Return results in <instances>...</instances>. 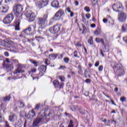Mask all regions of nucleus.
<instances>
[{
    "mask_svg": "<svg viewBox=\"0 0 127 127\" xmlns=\"http://www.w3.org/2000/svg\"><path fill=\"white\" fill-rule=\"evenodd\" d=\"M14 63H18V61L16 60L6 59L5 61H4L2 63V66L3 68L5 69H8V70H11L13 69V65L12 64Z\"/></svg>",
    "mask_w": 127,
    "mask_h": 127,
    "instance_id": "1",
    "label": "nucleus"
},
{
    "mask_svg": "<svg viewBox=\"0 0 127 127\" xmlns=\"http://www.w3.org/2000/svg\"><path fill=\"white\" fill-rule=\"evenodd\" d=\"M113 68L115 74H118V76H123L125 74V70L122 64L115 63Z\"/></svg>",
    "mask_w": 127,
    "mask_h": 127,
    "instance_id": "2",
    "label": "nucleus"
},
{
    "mask_svg": "<svg viewBox=\"0 0 127 127\" xmlns=\"http://www.w3.org/2000/svg\"><path fill=\"white\" fill-rule=\"evenodd\" d=\"M23 10V6L20 4H15L13 6V13L16 17H19L21 15V12Z\"/></svg>",
    "mask_w": 127,
    "mask_h": 127,
    "instance_id": "3",
    "label": "nucleus"
},
{
    "mask_svg": "<svg viewBox=\"0 0 127 127\" xmlns=\"http://www.w3.org/2000/svg\"><path fill=\"white\" fill-rule=\"evenodd\" d=\"M47 18H48V15L45 14L42 17H39L37 18V24L39 25V28H44L45 24L47 22Z\"/></svg>",
    "mask_w": 127,
    "mask_h": 127,
    "instance_id": "4",
    "label": "nucleus"
},
{
    "mask_svg": "<svg viewBox=\"0 0 127 127\" xmlns=\"http://www.w3.org/2000/svg\"><path fill=\"white\" fill-rule=\"evenodd\" d=\"M64 15H65L64 10L60 9L58 12L56 13L53 17V19H54V20H59L60 18H63Z\"/></svg>",
    "mask_w": 127,
    "mask_h": 127,
    "instance_id": "5",
    "label": "nucleus"
},
{
    "mask_svg": "<svg viewBox=\"0 0 127 127\" xmlns=\"http://www.w3.org/2000/svg\"><path fill=\"white\" fill-rule=\"evenodd\" d=\"M44 121V116L43 115H39L37 116L36 119H35L33 123V127H38L40 123H42Z\"/></svg>",
    "mask_w": 127,
    "mask_h": 127,
    "instance_id": "6",
    "label": "nucleus"
},
{
    "mask_svg": "<svg viewBox=\"0 0 127 127\" xmlns=\"http://www.w3.org/2000/svg\"><path fill=\"white\" fill-rule=\"evenodd\" d=\"M25 15L27 18H29V21H34L35 19V15L31 10H28L25 13Z\"/></svg>",
    "mask_w": 127,
    "mask_h": 127,
    "instance_id": "7",
    "label": "nucleus"
},
{
    "mask_svg": "<svg viewBox=\"0 0 127 127\" xmlns=\"http://www.w3.org/2000/svg\"><path fill=\"white\" fill-rule=\"evenodd\" d=\"M13 20V15L12 14H9L6 17H5L3 20V22L5 24H8L11 23V21Z\"/></svg>",
    "mask_w": 127,
    "mask_h": 127,
    "instance_id": "8",
    "label": "nucleus"
},
{
    "mask_svg": "<svg viewBox=\"0 0 127 127\" xmlns=\"http://www.w3.org/2000/svg\"><path fill=\"white\" fill-rule=\"evenodd\" d=\"M60 25H56L53 27H51L49 30L50 31V32H51V33L55 34V33H57L59 32V31L60 30Z\"/></svg>",
    "mask_w": 127,
    "mask_h": 127,
    "instance_id": "9",
    "label": "nucleus"
},
{
    "mask_svg": "<svg viewBox=\"0 0 127 127\" xmlns=\"http://www.w3.org/2000/svg\"><path fill=\"white\" fill-rule=\"evenodd\" d=\"M123 4L122 3L120 2H117V3H115L112 6V8L114 11H116L117 12L120 11L119 8H123Z\"/></svg>",
    "mask_w": 127,
    "mask_h": 127,
    "instance_id": "10",
    "label": "nucleus"
},
{
    "mask_svg": "<svg viewBox=\"0 0 127 127\" xmlns=\"http://www.w3.org/2000/svg\"><path fill=\"white\" fill-rule=\"evenodd\" d=\"M118 19L121 22H125L127 19V14L123 12H120L118 14Z\"/></svg>",
    "mask_w": 127,
    "mask_h": 127,
    "instance_id": "11",
    "label": "nucleus"
},
{
    "mask_svg": "<svg viewBox=\"0 0 127 127\" xmlns=\"http://www.w3.org/2000/svg\"><path fill=\"white\" fill-rule=\"evenodd\" d=\"M13 44L12 41H8L7 42L3 40L1 41V45L5 48H10V45Z\"/></svg>",
    "mask_w": 127,
    "mask_h": 127,
    "instance_id": "12",
    "label": "nucleus"
},
{
    "mask_svg": "<svg viewBox=\"0 0 127 127\" xmlns=\"http://www.w3.org/2000/svg\"><path fill=\"white\" fill-rule=\"evenodd\" d=\"M48 4V0H42L38 3V7L39 8H42L44 6H46Z\"/></svg>",
    "mask_w": 127,
    "mask_h": 127,
    "instance_id": "13",
    "label": "nucleus"
},
{
    "mask_svg": "<svg viewBox=\"0 0 127 127\" xmlns=\"http://www.w3.org/2000/svg\"><path fill=\"white\" fill-rule=\"evenodd\" d=\"M34 117H36V113L34 112V109H32L31 111L29 112L27 115V118L28 119L31 120Z\"/></svg>",
    "mask_w": 127,
    "mask_h": 127,
    "instance_id": "14",
    "label": "nucleus"
},
{
    "mask_svg": "<svg viewBox=\"0 0 127 127\" xmlns=\"http://www.w3.org/2000/svg\"><path fill=\"white\" fill-rule=\"evenodd\" d=\"M23 72H24V70H22V66L21 64H19V65L18 66L17 69L15 70L13 73L14 74H20L21 73H23Z\"/></svg>",
    "mask_w": 127,
    "mask_h": 127,
    "instance_id": "15",
    "label": "nucleus"
},
{
    "mask_svg": "<svg viewBox=\"0 0 127 127\" xmlns=\"http://www.w3.org/2000/svg\"><path fill=\"white\" fill-rule=\"evenodd\" d=\"M15 30H19V25L20 24V19L17 18L16 19L15 22Z\"/></svg>",
    "mask_w": 127,
    "mask_h": 127,
    "instance_id": "16",
    "label": "nucleus"
},
{
    "mask_svg": "<svg viewBox=\"0 0 127 127\" xmlns=\"http://www.w3.org/2000/svg\"><path fill=\"white\" fill-rule=\"evenodd\" d=\"M17 120V117L14 114H12L9 116V121L11 123H14Z\"/></svg>",
    "mask_w": 127,
    "mask_h": 127,
    "instance_id": "17",
    "label": "nucleus"
},
{
    "mask_svg": "<svg viewBox=\"0 0 127 127\" xmlns=\"http://www.w3.org/2000/svg\"><path fill=\"white\" fill-rule=\"evenodd\" d=\"M52 6L53 7H55L56 8H58L59 6V2L57 0H54L52 2Z\"/></svg>",
    "mask_w": 127,
    "mask_h": 127,
    "instance_id": "18",
    "label": "nucleus"
},
{
    "mask_svg": "<svg viewBox=\"0 0 127 127\" xmlns=\"http://www.w3.org/2000/svg\"><path fill=\"white\" fill-rule=\"evenodd\" d=\"M7 10H8V6H6V7L3 6L0 8V12H2V13L7 12Z\"/></svg>",
    "mask_w": 127,
    "mask_h": 127,
    "instance_id": "19",
    "label": "nucleus"
},
{
    "mask_svg": "<svg viewBox=\"0 0 127 127\" xmlns=\"http://www.w3.org/2000/svg\"><path fill=\"white\" fill-rule=\"evenodd\" d=\"M32 29L31 28L28 27L25 29L23 32L26 35H28V34H30V32L31 31Z\"/></svg>",
    "mask_w": 127,
    "mask_h": 127,
    "instance_id": "20",
    "label": "nucleus"
},
{
    "mask_svg": "<svg viewBox=\"0 0 127 127\" xmlns=\"http://www.w3.org/2000/svg\"><path fill=\"white\" fill-rule=\"evenodd\" d=\"M46 69H47L46 65H43L40 67V71H41V73H45V71H46Z\"/></svg>",
    "mask_w": 127,
    "mask_h": 127,
    "instance_id": "21",
    "label": "nucleus"
},
{
    "mask_svg": "<svg viewBox=\"0 0 127 127\" xmlns=\"http://www.w3.org/2000/svg\"><path fill=\"white\" fill-rule=\"evenodd\" d=\"M22 123L21 122V119H19L18 121L15 123V127H21Z\"/></svg>",
    "mask_w": 127,
    "mask_h": 127,
    "instance_id": "22",
    "label": "nucleus"
},
{
    "mask_svg": "<svg viewBox=\"0 0 127 127\" xmlns=\"http://www.w3.org/2000/svg\"><path fill=\"white\" fill-rule=\"evenodd\" d=\"M53 84L55 88H59V86H60V83H59V81L57 80H55L53 82Z\"/></svg>",
    "mask_w": 127,
    "mask_h": 127,
    "instance_id": "23",
    "label": "nucleus"
},
{
    "mask_svg": "<svg viewBox=\"0 0 127 127\" xmlns=\"http://www.w3.org/2000/svg\"><path fill=\"white\" fill-rule=\"evenodd\" d=\"M10 95H9L8 96L4 97L2 99V101L4 102H8V101L10 100Z\"/></svg>",
    "mask_w": 127,
    "mask_h": 127,
    "instance_id": "24",
    "label": "nucleus"
},
{
    "mask_svg": "<svg viewBox=\"0 0 127 127\" xmlns=\"http://www.w3.org/2000/svg\"><path fill=\"white\" fill-rule=\"evenodd\" d=\"M39 109H40V104L38 103L35 105V108L33 109L34 111H39Z\"/></svg>",
    "mask_w": 127,
    "mask_h": 127,
    "instance_id": "25",
    "label": "nucleus"
},
{
    "mask_svg": "<svg viewBox=\"0 0 127 127\" xmlns=\"http://www.w3.org/2000/svg\"><path fill=\"white\" fill-rule=\"evenodd\" d=\"M79 112L81 115H85L87 113V111L85 110L83 108H80L79 109Z\"/></svg>",
    "mask_w": 127,
    "mask_h": 127,
    "instance_id": "26",
    "label": "nucleus"
},
{
    "mask_svg": "<svg viewBox=\"0 0 127 127\" xmlns=\"http://www.w3.org/2000/svg\"><path fill=\"white\" fill-rule=\"evenodd\" d=\"M94 34L95 35H99V34H101V29H97L94 31Z\"/></svg>",
    "mask_w": 127,
    "mask_h": 127,
    "instance_id": "27",
    "label": "nucleus"
},
{
    "mask_svg": "<svg viewBox=\"0 0 127 127\" xmlns=\"http://www.w3.org/2000/svg\"><path fill=\"white\" fill-rule=\"evenodd\" d=\"M88 43H89L90 45H92L93 44V37H90V38L88 40Z\"/></svg>",
    "mask_w": 127,
    "mask_h": 127,
    "instance_id": "28",
    "label": "nucleus"
},
{
    "mask_svg": "<svg viewBox=\"0 0 127 127\" xmlns=\"http://www.w3.org/2000/svg\"><path fill=\"white\" fill-rule=\"evenodd\" d=\"M49 56H51V57L53 58V59H56V58H57V56H58V54H52L49 55Z\"/></svg>",
    "mask_w": 127,
    "mask_h": 127,
    "instance_id": "29",
    "label": "nucleus"
},
{
    "mask_svg": "<svg viewBox=\"0 0 127 127\" xmlns=\"http://www.w3.org/2000/svg\"><path fill=\"white\" fill-rule=\"evenodd\" d=\"M78 74H82L83 73V70H82V68L81 67V65H78Z\"/></svg>",
    "mask_w": 127,
    "mask_h": 127,
    "instance_id": "30",
    "label": "nucleus"
},
{
    "mask_svg": "<svg viewBox=\"0 0 127 127\" xmlns=\"http://www.w3.org/2000/svg\"><path fill=\"white\" fill-rule=\"evenodd\" d=\"M127 24L123 25L122 30H123V32H126V31H127Z\"/></svg>",
    "mask_w": 127,
    "mask_h": 127,
    "instance_id": "31",
    "label": "nucleus"
},
{
    "mask_svg": "<svg viewBox=\"0 0 127 127\" xmlns=\"http://www.w3.org/2000/svg\"><path fill=\"white\" fill-rule=\"evenodd\" d=\"M12 0H5V3L10 4V3H12Z\"/></svg>",
    "mask_w": 127,
    "mask_h": 127,
    "instance_id": "32",
    "label": "nucleus"
},
{
    "mask_svg": "<svg viewBox=\"0 0 127 127\" xmlns=\"http://www.w3.org/2000/svg\"><path fill=\"white\" fill-rule=\"evenodd\" d=\"M120 101H121L122 103H124V102H126V101H127V98L125 97H122L120 98Z\"/></svg>",
    "mask_w": 127,
    "mask_h": 127,
    "instance_id": "33",
    "label": "nucleus"
},
{
    "mask_svg": "<svg viewBox=\"0 0 127 127\" xmlns=\"http://www.w3.org/2000/svg\"><path fill=\"white\" fill-rule=\"evenodd\" d=\"M35 38H36L37 41H38L39 42L40 41V39H43V38H42V37H40V36H36L35 37Z\"/></svg>",
    "mask_w": 127,
    "mask_h": 127,
    "instance_id": "34",
    "label": "nucleus"
},
{
    "mask_svg": "<svg viewBox=\"0 0 127 127\" xmlns=\"http://www.w3.org/2000/svg\"><path fill=\"white\" fill-rule=\"evenodd\" d=\"M70 59H69L68 58H64V62H65V63H68V62H69Z\"/></svg>",
    "mask_w": 127,
    "mask_h": 127,
    "instance_id": "35",
    "label": "nucleus"
},
{
    "mask_svg": "<svg viewBox=\"0 0 127 127\" xmlns=\"http://www.w3.org/2000/svg\"><path fill=\"white\" fill-rule=\"evenodd\" d=\"M104 69V66L103 65H101L98 67L99 71H103V69Z\"/></svg>",
    "mask_w": 127,
    "mask_h": 127,
    "instance_id": "36",
    "label": "nucleus"
},
{
    "mask_svg": "<svg viewBox=\"0 0 127 127\" xmlns=\"http://www.w3.org/2000/svg\"><path fill=\"white\" fill-rule=\"evenodd\" d=\"M84 10L86 11L87 12H90V8L88 6H86L84 7Z\"/></svg>",
    "mask_w": 127,
    "mask_h": 127,
    "instance_id": "37",
    "label": "nucleus"
},
{
    "mask_svg": "<svg viewBox=\"0 0 127 127\" xmlns=\"http://www.w3.org/2000/svg\"><path fill=\"white\" fill-rule=\"evenodd\" d=\"M68 127H73V121H70Z\"/></svg>",
    "mask_w": 127,
    "mask_h": 127,
    "instance_id": "38",
    "label": "nucleus"
},
{
    "mask_svg": "<svg viewBox=\"0 0 127 127\" xmlns=\"http://www.w3.org/2000/svg\"><path fill=\"white\" fill-rule=\"evenodd\" d=\"M101 39H100L99 38H96L95 39V40L97 43H100V42H101Z\"/></svg>",
    "mask_w": 127,
    "mask_h": 127,
    "instance_id": "39",
    "label": "nucleus"
},
{
    "mask_svg": "<svg viewBox=\"0 0 127 127\" xmlns=\"http://www.w3.org/2000/svg\"><path fill=\"white\" fill-rule=\"evenodd\" d=\"M60 80H61L63 82L65 81V77L64 76H59Z\"/></svg>",
    "mask_w": 127,
    "mask_h": 127,
    "instance_id": "40",
    "label": "nucleus"
},
{
    "mask_svg": "<svg viewBox=\"0 0 127 127\" xmlns=\"http://www.w3.org/2000/svg\"><path fill=\"white\" fill-rule=\"evenodd\" d=\"M4 55L6 57H8V56H9V54L8 53V52H5L4 53Z\"/></svg>",
    "mask_w": 127,
    "mask_h": 127,
    "instance_id": "41",
    "label": "nucleus"
},
{
    "mask_svg": "<svg viewBox=\"0 0 127 127\" xmlns=\"http://www.w3.org/2000/svg\"><path fill=\"white\" fill-rule=\"evenodd\" d=\"M31 72H32V73H35L36 72V68L32 69L30 71L29 74H30Z\"/></svg>",
    "mask_w": 127,
    "mask_h": 127,
    "instance_id": "42",
    "label": "nucleus"
},
{
    "mask_svg": "<svg viewBox=\"0 0 127 127\" xmlns=\"http://www.w3.org/2000/svg\"><path fill=\"white\" fill-rule=\"evenodd\" d=\"M100 64V62L99 61H97L96 63L95 64V67H98L99 65Z\"/></svg>",
    "mask_w": 127,
    "mask_h": 127,
    "instance_id": "43",
    "label": "nucleus"
},
{
    "mask_svg": "<svg viewBox=\"0 0 127 127\" xmlns=\"http://www.w3.org/2000/svg\"><path fill=\"white\" fill-rule=\"evenodd\" d=\"M45 63L46 65H49V60H48V59H46Z\"/></svg>",
    "mask_w": 127,
    "mask_h": 127,
    "instance_id": "44",
    "label": "nucleus"
},
{
    "mask_svg": "<svg viewBox=\"0 0 127 127\" xmlns=\"http://www.w3.org/2000/svg\"><path fill=\"white\" fill-rule=\"evenodd\" d=\"M86 17L88 19H89L90 18V17H91V14L87 13L86 14Z\"/></svg>",
    "mask_w": 127,
    "mask_h": 127,
    "instance_id": "45",
    "label": "nucleus"
},
{
    "mask_svg": "<svg viewBox=\"0 0 127 127\" xmlns=\"http://www.w3.org/2000/svg\"><path fill=\"white\" fill-rule=\"evenodd\" d=\"M20 105L21 108H23V107H24V104H23V102L21 101L20 102Z\"/></svg>",
    "mask_w": 127,
    "mask_h": 127,
    "instance_id": "46",
    "label": "nucleus"
},
{
    "mask_svg": "<svg viewBox=\"0 0 127 127\" xmlns=\"http://www.w3.org/2000/svg\"><path fill=\"white\" fill-rule=\"evenodd\" d=\"M85 83H91V79H90L89 78L86 79L85 80Z\"/></svg>",
    "mask_w": 127,
    "mask_h": 127,
    "instance_id": "47",
    "label": "nucleus"
},
{
    "mask_svg": "<svg viewBox=\"0 0 127 127\" xmlns=\"http://www.w3.org/2000/svg\"><path fill=\"white\" fill-rule=\"evenodd\" d=\"M82 21L84 23H86V18H85L83 16H82Z\"/></svg>",
    "mask_w": 127,
    "mask_h": 127,
    "instance_id": "48",
    "label": "nucleus"
},
{
    "mask_svg": "<svg viewBox=\"0 0 127 127\" xmlns=\"http://www.w3.org/2000/svg\"><path fill=\"white\" fill-rule=\"evenodd\" d=\"M100 42H101V43H102V44L103 45H105V42L104 41V39H101L100 40Z\"/></svg>",
    "mask_w": 127,
    "mask_h": 127,
    "instance_id": "49",
    "label": "nucleus"
},
{
    "mask_svg": "<svg viewBox=\"0 0 127 127\" xmlns=\"http://www.w3.org/2000/svg\"><path fill=\"white\" fill-rule=\"evenodd\" d=\"M73 55L74 57H78V56H77V51L74 52Z\"/></svg>",
    "mask_w": 127,
    "mask_h": 127,
    "instance_id": "50",
    "label": "nucleus"
},
{
    "mask_svg": "<svg viewBox=\"0 0 127 127\" xmlns=\"http://www.w3.org/2000/svg\"><path fill=\"white\" fill-rule=\"evenodd\" d=\"M123 40L125 41V42L127 43V36L123 38Z\"/></svg>",
    "mask_w": 127,
    "mask_h": 127,
    "instance_id": "51",
    "label": "nucleus"
},
{
    "mask_svg": "<svg viewBox=\"0 0 127 127\" xmlns=\"http://www.w3.org/2000/svg\"><path fill=\"white\" fill-rule=\"evenodd\" d=\"M64 86V83H62L61 84H60V89L63 88Z\"/></svg>",
    "mask_w": 127,
    "mask_h": 127,
    "instance_id": "52",
    "label": "nucleus"
},
{
    "mask_svg": "<svg viewBox=\"0 0 127 127\" xmlns=\"http://www.w3.org/2000/svg\"><path fill=\"white\" fill-rule=\"evenodd\" d=\"M103 21L104 23H106V22H108V19L104 18Z\"/></svg>",
    "mask_w": 127,
    "mask_h": 127,
    "instance_id": "53",
    "label": "nucleus"
},
{
    "mask_svg": "<svg viewBox=\"0 0 127 127\" xmlns=\"http://www.w3.org/2000/svg\"><path fill=\"white\" fill-rule=\"evenodd\" d=\"M84 95L85 96H86V97H88V96H89V92H87V91L85 92L84 93Z\"/></svg>",
    "mask_w": 127,
    "mask_h": 127,
    "instance_id": "54",
    "label": "nucleus"
},
{
    "mask_svg": "<svg viewBox=\"0 0 127 127\" xmlns=\"http://www.w3.org/2000/svg\"><path fill=\"white\" fill-rule=\"evenodd\" d=\"M91 27H92V28H94L95 27H96V24H92L90 25Z\"/></svg>",
    "mask_w": 127,
    "mask_h": 127,
    "instance_id": "55",
    "label": "nucleus"
},
{
    "mask_svg": "<svg viewBox=\"0 0 127 127\" xmlns=\"http://www.w3.org/2000/svg\"><path fill=\"white\" fill-rule=\"evenodd\" d=\"M74 4L75 5H79V2H78V1H74Z\"/></svg>",
    "mask_w": 127,
    "mask_h": 127,
    "instance_id": "56",
    "label": "nucleus"
},
{
    "mask_svg": "<svg viewBox=\"0 0 127 127\" xmlns=\"http://www.w3.org/2000/svg\"><path fill=\"white\" fill-rule=\"evenodd\" d=\"M100 55H102L103 57H104V53H103V51L100 50Z\"/></svg>",
    "mask_w": 127,
    "mask_h": 127,
    "instance_id": "57",
    "label": "nucleus"
},
{
    "mask_svg": "<svg viewBox=\"0 0 127 127\" xmlns=\"http://www.w3.org/2000/svg\"><path fill=\"white\" fill-rule=\"evenodd\" d=\"M70 15L71 17H73V16H74V13H73V12H70Z\"/></svg>",
    "mask_w": 127,
    "mask_h": 127,
    "instance_id": "58",
    "label": "nucleus"
},
{
    "mask_svg": "<svg viewBox=\"0 0 127 127\" xmlns=\"http://www.w3.org/2000/svg\"><path fill=\"white\" fill-rule=\"evenodd\" d=\"M118 54H119V55H122V51H118Z\"/></svg>",
    "mask_w": 127,
    "mask_h": 127,
    "instance_id": "59",
    "label": "nucleus"
},
{
    "mask_svg": "<svg viewBox=\"0 0 127 127\" xmlns=\"http://www.w3.org/2000/svg\"><path fill=\"white\" fill-rule=\"evenodd\" d=\"M67 11H68V12H71L72 11H71V10H70V8L67 7Z\"/></svg>",
    "mask_w": 127,
    "mask_h": 127,
    "instance_id": "60",
    "label": "nucleus"
},
{
    "mask_svg": "<svg viewBox=\"0 0 127 127\" xmlns=\"http://www.w3.org/2000/svg\"><path fill=\"white\" fill-rule=\"evenodd\" d=\"M115 92H117L119 91V88L118 87H116L114 89Z\"/></svg>",
    "mask_w": 127,
    "mask_h": 127,
    "instance_id": "61",
    "label": "nucleus"
},
{
    "mask_svg": "<svg viewBox=\"0 0 127 127\" xmlns=\"http://www.w3.org/2000/svg\"><path fill=\"white\" fill-rule=\"evenodd\" d=\"M102 122H103V123H107V120H106L105 119H103V120H102Z\"/></svg>",
    "mask_w": 127,
    "mask_h": 127,
    "instance_id": "62",
    "label": "nucleus"
},
{
    "mask_svg": "<svg viewBox=\"0 0 127 127\" xmlns=\"http://www.w3.org/2000/svg\"><path fill=\"white\" fill-rule=\"evenodd\" d=\"M111 103H112V104H113V105H116V104H115V102L113 101V100L111 99Z\"/></svg>",
    "mask_w": 127,
    "mask_h": 127,
    "instance_id": "63",
    "label": "nucleus"
},
{
    "mask_svg": "<svg viewBox=\"0 0 127 127\" xmlns=\"http://www.w3.org/2000/svg\"><path fill=\"white\" fill-rule=\"evenodd\" d=\"M88 65H89V67L90 68H91V67H92V64H91V63H89V64H88Z\"/></svg>",
    "mask_w": 127,
    "mask_h": 127,
    "instance_id": "64",
    "label": "nucleus"
}]
</instances>
